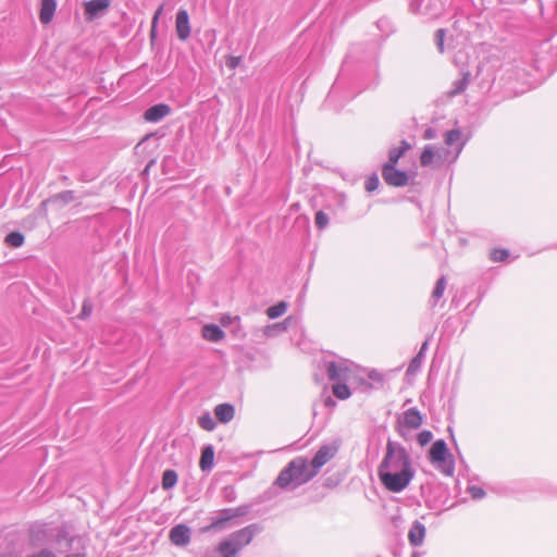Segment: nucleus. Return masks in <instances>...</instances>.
Returning <instances> with one entry per match:
<instances>
[{
  "mask_svg": "<svg viewBox=\"0 0 557 557\" xmlns=\"http://www.w3.org/2000/svg\"><path fill=\"white\" fill-rule=\"evenodd\" d=\"M410 11L431 18L440 15L438 0H412Z\"/></svg>",
  "mask_w": 557,
  "mask_h": 557,
  "instance_id": "9d476101",
  "label": "nucleus"
},
{
  "mask_svg": "<svg viewBox=\"0 0 557 557\" xmlns=\"http://www.w3.org/2000/svg\"><path fill=\"white\" fill-rule=\"evenodd\" d=\"M235 414V407L230 403H222L215 406L214 416L221 423H228Z\"/></svg>",
  "mask_w": 557,
  "mask_h": 557,
  "instance_id": "aec40b11",
  "label": "nucleus"
},
{
  "mask_svg": "<svg viewBox=\"0 0 557 557\" xmlns=\"http://www.w3.org/2000/svg\"><path fill=\"white\" fill-rule=\"evenodd\" d=\"M368 377L373 381V382H377V383H382L383 382V375L382 373H380L377 370L375 369H372L371 371H369L368 373Z\"/></svg>",
  "mask_w": 557,
  "mask_h": 557,
  "instance_id": "ea45409f",
  "label": "nucleus"
},
{
  "mask_svg": "<svg viewBox=\"0 0 557 557\" xmlns=\"http://www.w3.org/2000/svg\"><path fill=\"white\" fill-rule=\"evenodd\" d=\"M249 512L248 505H242L235 508H223L216 511L215 516L210 518V523L200 529V533L221 532L239 524L237 519Z\"/></svg>",
  "mask_w": 557,
  "mask_h": 557,
  "instance_id": "423d86ee",
  "label": "nucleus"
},
{
  "mask_svg": "<svg viewBox=\"0 0 557 557\" xmlns=\"http://www.w3.org/2000/svg\"><path fill=\"white\" fill-rule=\"evenodd\" d=\"M306 289H307V284H305V285L302 286V289H301V293H300V297H302V296H304V294H305Z\"/></svg>",
  "mask_w": 557,
  "mask_h": 557,
  "instance_id": "4d7b16f0",
  "label": "nucleus"
},
{
  "mask_svg": "<svg viewBox=\"0 0 557 557\" xmlns=\"http://www.w3.org/2000/svg\"><path fill=\"white\" fill-rule=\"evenodd\" d=\"M227 320H231V317H226V319H225V318H222V319H221V323H222L223 325H225V324H226V322H227Z\"/></svg>",
  "mask_w": 557,
  "mask_h": 557,
  "instance_id": "5fc2aeb1",
  "label": "nucleus"
},
{
  "mask_svg": "<svg viewBox=\"0 0 557 557\" xmlns=\"http://www.w3.org/2000/svg\"><path fill=\"white\" fill-rule=\"evenodd\" d=\"M467 84H468V75H466L462 79L456 81L454 83L455 88L453 90H450L448 95L450 97H454V96L462 92L466 89Z\"/></svg>",
  "mask_w": 557,
  "mask_h": 557,
  "instance_id": "f704fd0d",
  "label": "nucleus"
},
{
  "mask_svg": "<svg viewBox=\"0 0 557 557\" xmlns=\"http://www.w3.org/2000/svg\"><path fill=\"white\" fill-rule=\"evenodd\" d=\"M198 424L201 429L206 431H213L216 426L215 421L213 420L209 412H205L198 417Z\"/></svg>",
  "mask_w": 557,
  "mask_h": 557,
  "instance_id": "c756f323",
  "label": "nucleus"
},
{
  "mask_svg": "<svg viewBox=\"0 0 557 557\" xmlns=\"http://www.w3.org/2000/svg\"><path fill=\"white\" fill-rule=\"evenodd\" d=\"M424 358L425 357L422 356V352H417L416 356L411 359L406 373L408 375H414L420 370Z\"/></svg>",
  "mask_w": 557,
  "mask_h": 557,
  "instance_id": "c85d7f7f",
  "label": "nucleus"
},
{
  "mask_svg": "<svg viewBox=\"0 0 557 557\" xmlns=\"http://www.w3.org/2000/svg\"><path fill=\"white\" fill-rule=\"evenodd\" d=\"M290 320H292V318L288 317L282 322H276V323L267 325L263 330V334L267 337L277 336L278 334H281L287 330Z\"/></svg>",
  "mask_w": 557,
  "mask_h": 557,
  "instance_id": "5701e85b",
  "label": "nucleus"
},
{
  "mask_svg": "<svg viewBox=\"0 0 557 557\" xmlns=\"http://www.w3.org/2000/svg\"><path fill=\"white\" fill-rule=\"evenodd\" d=\"M227 320H231V317H226V319H225V318H222V319H221V323H222L223 325H225V324H226V322H227Z\"/></svg>",
  "mask_w": 557,
  "mask_h": 557,
  "instance_id": "864d4df0",
  "label": "nucleus"
},
{
  "mask_svg": "<svg viewBox=\"0 0 557 557\" xmlns=\"http://www.w3.org/2000/svg\"><path fill=\"white\" fill-rule=\"evenodd\" d=\"M296 463H287L278 473L270 487H268L260 496L261 502H270L277 497L280 491L293 492L304 485L295 473Z\"/></svg>",
  "mask_w": 557,
  "mask_h": 557,
  "instance_id": "39448f33",
  "label": "nucleus"
},
{
  "mask_svg": "<svg viewBox=\"0 0 557 557\" xmlns=\"http://www.w3.org/2000/svg\"><path fill=\"white\" fill-rule=\"evenodd\" d=\"M336 445L323 444L319 447L314 456L312 457L310 463L308 459L305 457H296L292 459L288 463H296L295 473L300 479V482L304 484L308 483L312 480L320 471V469L335 456L337 453Z\"/></svg>",
  "mask_w": 557,
  "mask_h": 557,
  "instance_id": "7ed1b4c3",
  "label": "nucleus"
},
{
  "mask_svg": "<svg viewBox=\"0 0 557 557\" xmlns=\"http://www.w3.org/2000/svg\"><path fill=\"white\" fill-rule=\"evenodd\" d=\"M190 528L185 523H178L169 532L170 542L177 547H186L190 543Z\"/></svg>",
  "mask_w": 557,
  "mask_h": 557,
  "instance_id": "9b49d317",
  "label": "nucleus"
},
{
  "mask_svg": "<svg viewBox=\"0 0 557 557\" xmlns=\"http://www.w3.org/2000/svg\"><path fill=\"white\" fill-rule=\"evenodd\" d=\"M57 10V0H41L39 20L42 24H49Z\"/></svg>",
  "mask_w": 557,
  "mask_h": 557,
  "instance_id": "412c9836",
  "label": "nucleus"
},
{
  "mask_svg": "<svg viewBox=\"0 0 557 557\" xmlns=\"http://www.w3.org/2000/svg\"><path fill=\"white\" fill-rule=\"evenodd\" d=\"M406 429L405 426H401L399 424H397L396 426V430L398 432V434L404 438V440H408V433L406 432Z\"/></svg>",
  "mask_w": 557,
  "mask_h": 557,
  "instance_id": "c03bdc74",
  "label": "nucleus"
},
{
  "mask_svg": "<svg viewBox=\"0 0 557 557\" xmlns=\"http://www.w3.org/2000/svg\"><path fill=\"white\" fill-rule=\"evenodd\" d=\"M287 310V302L284 300L277 301L276 304L267 308L265 313L269 319H277L283 315Z\"/></svg>",
  "mask_w": 557,
  "mask_h": 557,
  "instance_id": "bb28decb",
  "label": "nucleus"
},
{
  "mask_svg": "<svg viewBox=\"0 0 557 557\" xmlns=\"http://www.w3.org/2000/svg\"><path fill=\"white\" fill-rule=\"evenodd\" d=\"M433 440V433L429 430H422L417 434V442L421 447L426 446Z\"/></svg>",
  "mask_w": 557,
  "mask_h": 557,
  "instance_id": "473e14b6",
  "label": "nucleus"
},
{
  "mask_svg": "<svg viewBox=\"0 0 557 557\" xmlns=\"http://www.w3.org/2000/svg\"><path fill=\"white\" fill-rule=\"evenodd\" d=\"M467 492L474 500H480L486 496V492L484 491V488L478 485H469L467 487Z\"/></svg>",
  "mask_w": 557,
  "mask_h": 557,
  "instance_id": "7c9ffc66",
  "label": "nucleus"
},
{
  "mask_svg": "<svg viewBox=\"0 0 557 557\" xmlns=\"http://www.w3.org/2000/svg\"><path fill=\"white\" fill-rule=\"evenodd\" d=\"M323 404L327 408H334L336 406V401L330 395L323 397Z\"/></svg>",
  "mask_w": 557,
  "mask_h": 557,
  "instance_id": "79ce46f5",
  "label": "nucleus"
},
{
  "mask_svg": "<svg viewBox=\"0 0 557 557\" xmlns=\"http://www.w3.org/2000/svg\"><path fill=\"white\" fill-rule=\"evenodd\" d=\"M314 223L318 228L323 230L329 225V216L323 211H318L314 216Z\"/></svg>",
  "mask_w": 557,
  "mask_h": 557,
  "instance_id": "e433bc0d",
  "label": "nucleus"
},
{
  "mask_svg": "<svg viewBox=\"0 0 557 557\" xmlns=\"http://www.w3.org/2000/svg\"><path fill=\"white\" fill-rule=\"evenodd\" d=\"M434 136H435V135H434V131H433V129H431V128H429V129H426V131L424 132V138H425V139H432V138H434Z\"/></svg>",
  "mask_w": 557,
  "mask_h": 557,
  "instance_id": "09e8293b",
  "label": "nucleus"
},
{
  "mask_svg": "<svg viewBox=\"0 0 557 557\" xmlns=\"http://www.w3.org/2000/svg\"><path fill=\"white\" fill-rule=\"evenodd\" d=\"M426 534L425 525L419 520H414L408 532V541L412 547H419L423 544Z\"/></svg>",
  "mask_w": 557,
  "mask_h": 557,
  "instance_id": "dca6fc26",
  "label": "nucleus"
},
{
  "mask_svg": "<svg viewBox=\"0 0 557 557\" xmlns=\"http://www.w3.org/2000/svg\"><path fill=\"white\" fill-rule=\"evenodd\" d=\"M333 395L341 400L348 399L351 396V391L346 384V381L335 382L332 385Z\"/></svg>",
  "mask_w": 557,
  "mask_h": 557,
  "instance_id": "a878e982",
  "label": "nucleus"
},
{
  "mask_svg": "<svg viewBox=\"0 0 557 557\" xmlns=\"http://www.w3.org/2000/svg\"><path fill=\"white\" fill-rule=\"evenodd\" d=\"M416 469L407 448L399 442L388 438L384 456L377 467L382 486L391 493H401L414 479Z\"/></svg>",
  "mask_w": 557,
  "mask_h": 557,
  "instance_id": "f257e3e1",
  "label": "nucleus"
},
{
  "mask_svg": "<svg viewBox=\"0 0 557 557\" xmlns=\"http://www.w3.org/2000/svg\"><path fill=\"white\" fill-rule=\"evenodd\" d=\"M263 531L264 527L261 523H250L222 539L216 545L215 552L220 557H236L244 547L252 542L255 536Z\"/></svg>",
  "mask_w": 557,
  "mask_h": 557,
  "instance_id": "f03ea898",
  "label": "nucleus"
},
{
  "mask_svg": "<svg viewBox=\"0 0 557 557\" xmlns=\"http://www.w3.org/2000/svg\"><path fill=\"white\" fill-rule=\"evenodd\" d=\"M423 422L421 412L417 408H410L406 410L400 418L397 420V424L405 426L409 430H416L420 428Z\"/></svg>",
  "mask_w": 557,
  "mask_h": 557,
  "instance_id": "4468645a",
  "label": "nucleus"
},
{
  "mask_svg": "<svg viewBox=\"0 0 557 557\" xmlns=\"http://www.w3.org/2000/svg\"><path fill=\"white\" fill-rule=\"evenodd\" d=\"M175 29L180 40L185 41L190 36L189 15L186 10L181 9L176 13Z\"/></svg>",
  "mask_w": 557,
  "mask_h": 557,
  "instance_id": "2eb2a0df",
  "label": "nucleus"
},
{
  "mask_svg": "<svg viewBox=\"0 0 557 557\" xmlns=\"http://www.w3.org/2000/svg\"><path fill=\"white\" fill-rule=\"evenodd\" d=\"M447 288V281H436L435 286L431 293L429 299V306L431 308L436 307L441 302V307L444 306L445 299L444 294Z\"/></svg>",
  "mask_w": 557,
  "mask_h": 557,
  "instance_id": "6ab92c4d",
  "label": "nucleus"
},
{
  "mask_svg": "<svg viewBox=\"0 0 557 557\" xmlns=\"http://www.w3.org/2000/svg\"><path fill=\"white\" fill-rule=\"evenodd\" d=\"M443 160V149H435L432 145L425 146L420 157L422 166H440Z\"/></svg>",
  "mask_w": 557,
  "mask_h": 557,
  "instance_id": "ddd939ff",
  "label": "nucleus"
},
{
  "mask_svg": "<svg viewBox=\"0 0 557 557\" xmlns=\"http://www.w3.org/2000/svg\"><path fill=\"white\" fill-rule=\"evenodd\" d=\"M110 7V0H90L84 3L86 21L102 16Z\"/></svg>",
  "mask_w": 557,
  "mask_h": 557,
  "instance_id": "f8f14e48",
  "label": "nucleus"
},
{
  "mask_svg": "<svg viewBox=\"0 0 557 557\" xmlns=\"http://www.w3.org/2000/svg\"><path fill=\"white\" fill-rule=\"evenodd\" d=\"M349 364H351V362L347 359H341L339 361L325 360L323 362V369L327 374L329 380L335 383L347 381L349 379L351 373Z\"/></svg>",
  "mask_w": 557,
  "mask_h": 557,
  "instance_id": "6e6552de",
  "label": "nucleus"
},
{
  "mask_svg": "<svg viewBox=\"0 0 557 557\" xmlns=\"http://www.w3.org/2000/svg\"><path fill=\"white\" fill-rule=\"evenodd\" d=\"M453 297L451 306L458 308L463 302L468 301L465 313L470 318L476 311L483 296L487 292V286L482 285L479 281L463 282L461 285H454L451 287Z\"/></svg>",
  "mask_w": 557,
  "mask_h": 557,
  "instance_id": "20e7f679",
  "label": "nucleus"
},
{
  "mask_svg": "<svg viewBox=\"0 0 557 557\" xmlns=\"http://www.w3.org/2000/svg\"><path fill=\"white\" fill-rule=\"evenodd\" d=\"M428 348H429V342L428 341H424L422 344H421V347L419 349L418 352H422V356L425 357V354L428 351Z\"/></svg>",
  "mask_w": 557,
  "mask_h": 557,
  "instance_id": "49530a36",
  "label": "nucleus"
},
{
  "mask_svg": "<svg viewBox=\"0 0 557 557\" xmlns=\"http://www.w3.org/2000/svg\"><path fill=\"white\" fill-rule=\"evenodd\" d=\"M65 557H85V554H82V553H74V554H69V555H66Z\"/></svg>",
  "mask_w": 557,
  "mask_h": 557,
  "instance_id": "3c124183",
  "label": "nucleus"
},
{
  "mask_svg": "<svg viewBox=\"0 0 557 557\" xmlns=\"http://www.w3.org/2000/svg\"><path fill=\"white\" fill-rule=\"evenodd\" d=\"M4 243L10 247L17 248L23 245L24 236L20 232H11L5 236Z\"/></svg>",
  "mask_w": 557,
  "mask_h": 557,
  "instance_id": "cd10ccee",
  "label": "nucleus"
},
{
  "mask_svg": "<svg viewBox=\"0 0 557 557\" xmlns=\"http://www.w3.org/2000/svg\"><path fill=\"white\" fill-rule=\"evenodd\" d=\"M461 137V132L459 129H451L445 134V144L448 146H453L455 143L459 141Z\"/></svg>",
  "mask_w": 557,
  "mask_h": 557,
  "instance_id": "c9c22d12",
  "label": "nucleus"
},
{
  "mask_svg": "<svg viewBox=\"0 0 557 557\" xmlns=\"http://www.w3.org/2000/svg\"><path fill=\"white\" fill-rule=\"evenodd\" d=\"M163 12V5H160L157 11L154 12V15L152 17V24L157 25L158 21Z\"/></svg>",
  "mask_w": 557,
  "mask_h": 557,
  "instance_id": "37998d69",
  "label": "nucleus"
},
{
  "mask_svg": "<svg viewBox=\"0 0 557 557\" xmlns=\"http://www.w3.org/2000/svg\"><path fill=\"white\" fill-rule=\"evenodd\" d=\"M239 62H240V58H238V57H230L226 60V65L230 69H235L239 64Z\"/></svg>",
  "mask_w": 557,
  "mask_h": 557,
  "instance_id": "a19ab883",
  "label": "nucleus"
},
{
  "mask_svg": "<svg viewBox=\"0 0 557 557\" xmlns=\"http://www.w3.org/2000/svg\"><path fill=\"white\" fill-rule=\"evenodd\" d=\"M379 185V177L376 175H372L366 181L364 188L367 191L372 193L377 189Z\"/></svg>",
  "mask_w": 557,
  "mask_h": 557,
  "instance_id": "4c0bfd02",
  "label": "nucleus"
},
{
  "mask_svg": "<svg viewBox=\"0 0 557 557\" xmlns=\"http://www.w3.org/2000/svg\"><path fill=\"white\" fill-rule=\"evenodd\" d=\"M382 177L387 185L394 187H404L409 181V176L406 172L397 170L396 166L392 164L383 165Z\"/></svg>",
  "mask_w": 557,
  "mask_h": 557,
  "instance_id": "1a4fd4ad",
  "label": "nucleus"
},
{
  "mask_svg": "<svg viewBox=\"0 0 557 557\" xmlns=\"http://www.w3.org/2000/svg\"><path fill=\"white\" fill-rule=\"evenodd\" d=\"M92 309H94V306H92L91 301L88 298H86L83 301V306H82L81 312L77 314V319L86 320L87 318L90 317Z\"/></svg>",
  "mask_w": 557,
  "mask_h": 557,
  "instance_id": "2f4dec72",
  "label": "nucleus"
},
{
  "mask_svg": "<svg viewBox=\"0 0 557 557\" xmlns=\"http://www.w3.org/2000/svg\"><path fill=\"white\" fill-rule=\"evenodd\" d=\"M444 38H445V30L443 28L437 29L435 33V42H436V46L441 53L444 52Z\"/></svg>",
  "mask_w": 557,
  "mask_h": 557,
  "instance_id": "58836bf2",
  "label": "nucleus"
},
{
  "mask_svg": "<svg viewBox=\"0 0 557 557\" xmlns=\"http://www.w3.org/2000/svg\"><path fill=\"white\" fill-rule=\"evenodd\" d=\"M411 148L410 144H408L406 140L401 141L400 147L392 148L388 152V162L386 164L395 165L397 164L398 160Z\"/></svg>",
  "mask_w": 557,
  "mask_h": 557,
  "instance_id": "b1692460",
  "label": "nucleus"
},
{
  "mask_svg": "<svg viewBox=\"0 0 557 557\" xmlns=\"http://www.w3.org/2000/svg\"><path fill=\"white\" fill-rule=\"evenodd\" d=\"M429 461L446 476L455 472V459L443 438L434 441L428 451Z\"/></svg>",
  "mask_w": 557,
  "mask_h": 557,
  "instance_id": "0eeeda50",
  "label": "nucleus"
},
{
  "mask_svg": "<svg viewBox=\"0 0 557 557\" xmlns=\"http://www.w3.org/2000/svg\"><path fill=\"white\" fill-rule=\"evenodd\" d=\"M227 320H231V317H226V319H225V318H222V319H221V323H222L223 325H225V324H226V322H227Z\"/></svg>",
  "mask_w": 557,
  "mask_h": 557,
  "instance_id": "603ef678",
  "label": "nucleus"
},
{
  "mask_svg": "<svg viewBox=\"0 0 557 557\" xmlns=\"http://www.w3.org/2000/svg\"><path fill=\"white\" fill-rule=\"evenodd\" d=\"M201 333L202 337L211 343H219L225 336L224 331L214 323L203 325Z\"/></svg>",
  "mask_w": 557,
  "mask_h": 557,
  "instance_id": "4be33fe9",
  "label": "nucleus"
},
{
  "mask_svg": "<svg viewBox=\"0 0 557 557\" xmlns=\"http://www.w3.org/2000/svg\"><path fill=\"white\" fill-rule=\"evenodd\" d=\"M360 385L363 386L364 391L372 388V384L369 383L366 379L360 380Z\"/></svg>",
  "mask_w": 557,
  "mask_h": 557,
  "instance_id": "de8ad7c7",
  "label": "nucleus"
},
{
  "mask_svg": "<svg viewBox=\"0 0 557 557\" xmlns=\"http://www.w3.org/2000/svg\"><path fill=\"white\" fill-rule=\"evenodd\" d=\"M37 557H57L54 553L48 550V549H41L40 552H37Z\"/></svg>",
  "mask_w": 557,
  "mask_h": 557,
  "instance_id": "a18cd8bd",
  "label": "nucleus"
},
{
  "mask_svg": "<svg viewBox=\"0 0 557 557\" xmlns=\"http://www.w3.org/2000/svg\"><path fill=\"white\" fill-rule=\"evenodd\" d=\"M490 257L494 262L505 261L509 257V251L506 249H493Z\"/></svg>",
  "mask_w": 557,
  "mask_h": 557,
  "instance_id": "72a5a7b5",
  "label": "nucleus"
},
{
  "mask_svg": "<svg viewBox=\"0 0 557 557\" xmlns=\"http://www.w3.org/2000/svg\"><path fill=\"white\" fill-rule=\"evenodd\" d=\"M178 480L177 472L173 469H165L162 473L161 486L164 491L173 488Z\"/></svg>",
  "mask_w": 557,
  "mask_h": 557,
  "instance_id": "393cba45",
  "label": "nucleus"
},
{
  "mask_svg": "<svg viewBox=\"0 0 557 557\" xmlns=\"http://www.w3.org/2000/svg\"><path fill=\"white\" fill-rule=\"evenodd\" d=\"M410 557H422V555L419 552H413Z\"/></svg>",
  "mask_w": 557,
  "mask_h": 557,
  "instance_id": "6e6d98bb",
  "label": "nucleus"
},
{
  "mask_svg": "<svg viewBox=\"0 0 557 557\" xmlns=\"http://www.w3.org/2000/svg\"><path fill=\"white\" fill-rule=\"evenodd\" d=\"M171 112V109L168 104L159 103L156 106L150 107L146 110L144 117L148 122H159L166 115H169Z\"/></svg>",
  "mask_w": 557,
  "mask_h": 557,
  "instance_id": "a211bd4d",
  "label": "nucleus"
},
{
  "mask_svg": "<svg viewBox=\"0 0 557 557\" xmlns=\"http://www.w3.org/2000/svg\"><path fill=\"white\" fill-rule=\"evenodd\" d=\"M214 466V447L212 444H205L201 447L199 468L202 472H210Z\"/></svg>",
  "mask_w": 557,
  "mask_h": 557,
  "instance_id": "f3484780",
  "label": "nucleus"
},
{
  "mask_svg": "<svg viewBox=\"0 0 557 557\" xmlns=\"http://www.w3.org/2000/svg\"><path fill=\"white\" fill-rule=\"evenodd\" d=\"M156 32H157V25L151 23V30H150L151 39H153L156 37Z\"/></svg>",
  "mask_w": 557,
  "mask_h": 557,
  "instance_id": "8fccbe9b",
  "label": "nucleus"
}]
</instances>
